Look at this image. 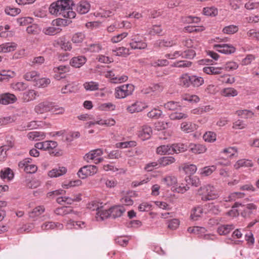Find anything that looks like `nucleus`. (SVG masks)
Masks as SVG:
<instances>
[{"label": "nucleus", "instance_id": "1", "mask_svg": "<svg viewBox=\"0 0 259 259\" xmlns=\"http://www.w3.org/2000/svg\"><path fill=\"white\" fill-rule=\"evenodd\" d=\"M75 7L72 0H58L53 3L50 6V13L56 16H62L65 18H75L76 13L72 11Z\"/></svg>", "mask_w": 259, "mask_h": 259}, {"label": "nucleus", "instance_id": "2", "mask_svg": "<svg viewBox=\"0 0 259 259\" xmlns=\"http://www.w3.org/2000/svg\"><path fill=\"white\" fill-rule=\"evenodd\" d=\"M197 194L201 196L203 201L213 200L219 197L217 190L210 184L201 186L197 190Z\"/></svg>", "mask_w": 259, "mask_h": 259}, {"label": "nucleus", "instance_id": "3", "mask_svg": "<svg viewBox=\"0 0 259 259\" xmlns=\"http://www.w3.org/2000/svg\"><path fill=\"white\" fill-rule=\"evenodd\" d=\"M134 86L132 84H123L115 89V97L118 99H123L132 94Z\"/></svg>", "mask_w": 259, "mask_h": 259}, {"label": "nucleus", "instance_id": "4", "mask_svg": "<svg viewBox=\"0 0 259 259\" xmlns=\"http://www.w3.org/2000/svg\"><path fill=\"white\" fill-rule=\"evenodd\" d=\"M98 171V168L93 165H85L79 169L77 175L81 179H84L88 176H91Z\"/></svg>", "mask_w": 259, "mask_h": 259}, {"label": "nucleus", "instance_id": "5", "mask_svg": "<svg viewBox=\"0 0 259 259\" xmlns=\"http://www.w3.org/2000/svg\"><path fill=\"white\" fill-rule=\"evenodd\" d=\"M214 48L219 52L225 54H231L236 51V49L232 45L226 44L215 45Z\"/></svg>", "mask_w": 259, "mask_h": 259}, {"label": "nucleus", "instance_id": "6", "mask_svg": "<svg viewBox=\"0 0 259 259\" xmlns=\"http://www.w3.org/2000/svg\"><path fill=\"white\" fill-rule=\"evenodd\" d=\"M34 110L36 113L42 114L53 110V105L52 102H43L36 106Z\"/></svg>", "mask_w": 259, "mask_h": 259}, {"label": "nucleus", "instance_id": "7", "mask_svg": "<svg viewBox=\"0 0 259 259\" xmlns=\"http://www.w3.org/2000/svg\"><path fill=\"white\" fill-rule=\"evenodd\" d=\"M17 100V98L14 94L6 93L0 95V103L3 105L13 104Z\"/></svg>", "mask_w": 259, "mask_h": 259}, {"label": "nucleus", "instance_id": "8", "mask_svg": "<svg viewBox=\"0 0 259 259\" xmlns=\"http://www.w3.org/2000/svg\"><path fill=\"white\" fill-rule=\"evenodd\" d=\"M152 133L151 127L148 125H144L141 129L138 131V136L142 140L149 139Z\"/></svg>", "mask_w": 259, "mask_h": 259}, {"label": "nucleus", "instance_id": "9", "mask_svg": "<svg viewBox=\"0 0 259 259\" xmlns=\"http://www.w3.org/2000/svg\"><path fill=\"white\" fill-rule=\"evenodd\" d=\"M125 211V209L122 205L114 206L110 208V217L113 219L121 217Z\"/></svg>", "mask_w": 259, "mask_h": 259}, {"label": "nucleus", "instance_id": "10", "mask_svg": "<svg viewBox=\"0 0 259 259\" xmlns=\"http://www.w3.org/2000/svg\"><path fill=\"white\" fill-rule=\"evenodd\" d=\"M87 58L83 56L73 57L70 61V64L75 68H80L85 63Z\"/></svg>", "mask_w": 259, "mask_h": 259}, {"label": "nucleus", "instance_id": "11", "mask_svg": "<svg viewBox=\"0 0 259 259\" xmlns=\"http://www.w3.org/2000/svg\"><path fill=\"white\" fill-rule=\"evenodd\" d=\"M107 77L110 78L111 82L114 83H120L126 81L128 77L126 75H122L121 76H115L112 71H109L106 74Z\"/></svg>", "mask_w": 259, "mask_h": 259}, {"label": "nucleus", "instance_id": "12", "mask_svg": "<svg viewBox=\"0 0 259 259\" xmlns=\"http://www.w3.org/2000/svg\"><path fill=\"white\" fill-rule=\"evenodd\" d=\"M190 151L195 154L204 153L206 151L205 146L200 144H190L189 145Z\"/></svg>", "mask_w": 259, "mask_h": 259}, {"label": "nucleus", "instance_id": "13", "mask_svg": "<svg viewBox=\"0 0 259 259\" xmlns=\"http://www.w3.org/2000/svg\"><path fill=\"white\" fill-rule=\"evenodd\" d=\"M54 46L56 47H60L64 51H70L72 47L71 44L65 40V38H60L55 41Z\"/></svg>", "mask_w": 259, "mask_h": 259}, {"label": "nucleus", "instance_id": "14", "mask_svg": "<svg viewBox=\"0 0 259 259\" xmlns=\"http://www.w3.org/2000/svg\"><path fill=\"white\" fill-rule=\"evenodd\" d=\"M103 153V150L101 149L91 150L84 155V159L87 162H89L90 160H94L97 157L102 155Z\"/></svg>", "mask_w": 259, "mask_h": 259}, {"label": "nucleus", "instance_id": "15", "mask_svg": "<svg viewBox=\"0 0 259 259\" xmlns=\"http://www.w3.org/2000/svg\"><path fill=\"white\" fill-rule=\"evenodd\" d=\"M38 96V93L33 90H29L22 94V99L24 102H27L32 101Z\"/></svg>", "mask_w": 259, "mask_h": 259}, {"label": "nucleus", "instance_id": "16", "mask_svg": "<svg viewBox=\"0 0 259 259\" xmlns=\"http://www.w3.org/2000/svg\"><path fill=\"white\" fill-rule=\"evenodd\" d=\"M235 228L234 225H223L219 226L217 229L218 233L220 235H226Z\"/></svg>", "mask_w": 259, "mask_h": 259}, {"label": "nucleus", "instance_id": "17", "mask_svg": "<svg viewBox=\"0 0 259 259\" xmlns=\"http://www.w3.org/2000/svg\"><path fill=\"white\" fill-rule=\"evenodd\" d=\"M17 44L15 42H7L0 45V52H10L16 50Z\"/></svg>", "mask_w": 259, "mask_h": 259}, {"label": "nucleus", "instance_id": "18", "mask_svg": "<svg viewBox=\"0 0 259 259\" xmlns=\"http://www.w3.org/2000/svg\"><path fill=\"white\" fill-rule=\"evenodd\" d=\"M47 144L46 151H48L50 154L54 156H59V153L56 152L55 148L57 147L58 144L55 141H46Z\"/></svg>", "mask_w": 259, "mask_h": 259}, {"label": "nucleus", "instance_id": "19", "mask_svg": "<svg viewBox=\"0 0 259 259\" xmlns=\"http://www.w3.org/2000/svg\"><path fill=\"white\" fill-rule=\"evenodd\" d=\"M256 206L253 203L247 204L245 207L241 210L242 211L241 213V215L244 218H248L250 216L252 213V210H255Z\"/></svg>", "mask_w": 259, "mask_h": 259}, {"label": "nucleus", "instance_id": "20", "mask_svg": "<svg viewBox=\"0 0 259 259\" xmlns=\"http://www.w3.org/2000/svg\"><path fill=\"white\" fill-rule=\"evenodd\" d=\"M187 231L190 233H193L197 235L199 237H202L203 234L205 233L206 230L203 227L195 226L188 228Z\"/></svg>", "mask_w": 259, "mask_h": 259}, {"label": "nucleus", "instance_id": "21", "mask_svg": "<svg viewBox=\"0 0 259 259\" xmlns=\"http://www.w3.org/2000/svg\"><path fill=\"white\" fill-rule=\"evenodd\" d=\"M145 108L141 102H136L127 107V110L131 113L142 111Z\"/></svg>", "mask_w": 259, "mask_h": 259}, {"label": "nucleus", "instance_id": "22", "mask_svg": "<svg viewBox=\"0 0 259 259\" xmlns=\"http://www.w3.org/2000/svg\"><path fill=\"white\" fill-rule=\"evenodd\" d=\"M222 67H215L213 66H206L203 68L204 73L209 75H217L221 74Z\"/></svg>", "mask_w": 259, "mask_h": 259}, {"label": "nucleus", "instance_id": "23", "mask_svg": "<svg viewBox=\"0 0 259 259\" xmlns=\"http://www.w3.org/2000/svg\"><path fill=\"white\" fill-rule=\"evenodd\" d=\"M27 137L31 140L39 141L45 139V134L43 132L34 131L29 133Z\"/></svg>", "mask_w": 259, "mask_h": 259}, {"label": "nucleus", "instance_id": "24", "mask_svg": "<svg viewBox=\"0 0 259 259\" xmlns=\"http://www.w3.org/2000/svg\"><path fill=\"white\" fill-rule=\"evenodd\" d=\"M63 225L60 223H55L52 222H46L41 225V229L44 230H49L54 229L57 227L60 229L63 228Z\"/></svg>", "mask_w": 259, "mask_h": 259}, {"label": "nucleus", "instance_id": "25", "mask_svg": "<svg viewBox=\"0 0 259 259\" xmlns=\"http://www.w3.org/2000/svg\"><path fill=\"white\" fill-rule=\"evenodd\" d=\"M156 152L160 155L171 154H172L171 146L168 145L160 146L157 148Z\"/></svg>", "mask_w": 259, "mask_h": 259}, {"label": "nucleus", "instance_id": "26", "mask_svg": "<svg viewBox=\"0 0 259 259\" xmlns=\"http://www.w3.org/2000/svg\"><path fill=\"white\" fill-rule=\"evenodd\" d=\"M234 166L236 169L241 167H252L253 166V163L248 159H240L236 162Z\"/></svg>", "mask_w": 259, "mask_h": 259}, {"label": "nucleus", "instance_id": "27", "mask_svg": "<svg viewBox=\"0 0 259 259\" xmlns=\"http://www.w3.org/2000/svg\"><path fill=\"white\" fill-rule=\"evenodd\" d=\"M67 169L65 167H59V169H53L50 171L49 172V176L50 177H57L62 176L66 174Z\"/></svg>", "mask_w": 259, "mask_h": 259}, {"label": "nucleus", "instance_id": "28", "mask_svg": "<svg viewBox=\"0 0 259 259\" xmlns=\"http://www.w3.org/2000/svg\"><path fill=\"white\" fill-rule=\"evenodd\" d=\"M176 161L175 158L172 156H164L158 160L159 163L163 166L170 165Z\"/></svg>", "mask_w": 259, "mask_h": 259}, {"label": "nucleus", "instance_id": "29", "mask_svg": "<svg viewBox=\"0 0 259 259\" xmlns=\"http://www.w3.org/2000/svg\"><path fill=\"white\" fill-rule=\"evenodd\" d=\"M181 128L185 132L190 133L196 129V125L190 122H184L181 125Z\"/></svg>", "mask_w": 259, "mask_h": 259}, {"label": "nucleus", "instance_id": "30", "mask_svg": "<svg viewBox=\"0 0 259 259\" xmlns=\"http://www.w3.org/2000/svg\"><path fill=\"white\" fill-rule=\"evenodd\" d=\"M202 212L203 209L201 207H195L191 211L190 218L193 220H197L201 216Z\"/></svg>", "mask_w": 259, "mask_h": 259}, {"label": "nucleus", "instance_id": "31", "mask_svg": "<svg viewBox=\"0 0 259 259\" xmlns=\"http://www.w3.org/2000/svg\"><path fill=\"white\" fill-rule=\"evenodd\" d=\"M0 177L2 179H7L10 180L13 179L14 175L12 170L8 167L0 171Z\"/></svg>", "mask_w": 259, "mask_h": 259}, {"label": "nucleus", "instance_id": "32", "mask_svg": "<svg viewBox=\"0 0 259 259\" xmlns=\"http://www.w3.org/2000/svg\"><path fill=\"white\" fill-rule=\"evenodd\" d=\"M187 147L184 144L178 143L172 144L171 145V149H172L173 153H180L183 152L187 150Z\"/></svg>", "mask_w": 259, "mask_h": 259}, {"label": "nucleus", "instance_id": "33", "mask_svg": "<svg viewBox=\"0 0 259 259\" xmlns=\"http://www.w3.org/2000/svg\"><path fill=\"white\" fill-rule=\"evenodd\" d=\"M54 212L57 215H65L73 212V209L69 207L63 206L56 208Z\"/></svg>", "mask_w": 259, "mask_h": 259}, {"label": "nucleus", "instance_id": "34", "mask_svg": "<svg viewBox=\"0 0 259 259\" xmlns=\"http://www.w3.org/2000/svg\"><path fill=\"white\" fill-rule=\"evenodd\" d=\"M197 166L192 164L186 163L184 164L183 169L185 172L189 175H191L196 172L197 170Z\"/></svg>", "mask_w": 259, "mask_h": 259}, {"label": "nucleus", "instance_id": "35", "mask_svg": "<svg viewBox=\"0 0 259 259\" xmlns=\"http://www.w3.org/2000/svg\"><path fill=\"white\" fill-rule=\"evenodd\" d=\"M90 4L87 3H81L76 6L77 12L80 14H84L88 12L90 10Z\"/></svg>", "mask_w": 259, "mask_h": 259}, {"label": "nucleus", "instance_id": "36", "mask_svg": "<svg viewBox=\"0 0 259 259\" xmlns=\"http://www.w3.org/2000/svg\"><path fill=\"white\" fill-rule=\"evenodd\" d=\"M45 207L42 205L38 206L35 207L31 212H29V217L34 218L39 216L45 211Z\"/></svg>", "mask_w": 259, "mask_h": 259}, {"label": "nucleus", "instance_id": "37", "mask_svg": "<svg viewBox=\"0 0 259 259\" xmlns=\"http://www.w3.org/2000/svg\"><path fill=\"white\" fill-rule=\"evenodd\" d=\"M70 67L68 65H60L58 67H55L53 68V71L56 73H59L60 74V78H63L64 76L62 74H64L69 71Z\"/></svg>", "mask_w": 259, "mask_h": 259}, {"label": "nucleus", "instance_id": "38", "mask_svg": "<svg viewBox=\"0 0 259 259\" xmlns=\"http://www.w3.org/2000/svg\"><path fill=\"white\" fill-rule=\"evenodd\" d=\"M191 84L195 87H198L204 83V79L202 77L196 75L191 76Z\"/></svg>", "mask_w": 259, "mask_h": 259}, {"label": "nucleus", "instance_id": "39", "mask_svg": "<svg viewBox=\"0 0 259 259\" xmlns=\"http://www.w3.org/2000/svg\"><path fill=\"white\" fill-rule=\"evenodd\" d=\"M39 77V73L35 71L28 72L24 75V78L27 81H36L37 78Z\"/></svg>", "mask_w": 259, "mask_h": 259}, {"label": "nucleus", "instance_id": "40", "mask_svg": "<svg viewBox=\"0 0 259 259\" xmlns=\"http://www.w3.org/2000/svg\"><path fill=\"white\" fill-rule=\"evenodd\" d=\"M186 32H198L204 30V27L202 26H195L190 25L185 27Z\"/></svg>", "mask_w": 259, "mask_h": 259}, {"label": "nucleus", "instance_id": "41", "mask_svg": "<svg viewBox=\"0 0 259 259\" xmlns=\"http://www.w3.org/2000/svg\"><path fill=\"white\" fill-rule=\"evenodd\" d=\"M192 64V63L191 61L182 60L174 63L171 66L179 68H187L191 67Z\"/></svg>", "mask_w": 259, "mask_h": 259}, {"label": "nucleus", "instance_id": "42", "mask_svg": "<svg viewBox=\"0 0 259 259\" xmlns=\"http://www.w3.org/2000/svg\"><path fill=\"white\" fill-rule=\"evenodd\" d=\"M83 87L87 91H96L99 89V83L96 82H86L83 84Z\"/></svg>", "mask_w": 259, "mask_h": 259}, {"label": "nucleus", "instance_id": "43", "mask_svg": "<svg viewBox=\"0 0 259 259\" xmlns=\"http://www.w3.org/2000/svg\"><path fill=\"white\" fill-rule=\"evenodd\" d=\"M16 120V117L15 116H9L6 117H0V126L7 125L9 123H11L15 122Z\"/></svg>", "mask_w": 259, "mask_h": 259}, {"label": "nucleus", "instance_id": "44", "mask_svg": "<svg viewBox=\"0 0 259 259\" xmlns=\"http://www.w3.org/2000/svg\"><path fill=\"white\" fill-rule=\"evenodd\" d=\"M216 168L215 165L205 166L201 169L200 174L204 176H208L215 171Z\"/></svg>", "mask_w": 259, "mask_h": 259}, {"label": "nucleus", "instance_id": "45", "mask_svg": "<svg viewBox=\"0 0 259 259\" xmlns=\"http://www.w3.org/2000/svg\"><path fill=\"white\" fill-rule=\"evenodd\" d=\"M50 83V80L49 79L45 78H39L38 77L37 78L34 85L38 88H45Z\"/></svg>", "mask_w": 259, "mask_h": 259}, {"label": "nucleus", "instance_id": "46", "mask_svg": "<svg viewBox=\"0 0 259 259\" xmlns=\"http://www.w3.org/2000/svg\"><path fill=\"white\" fill-rule=\"evenodd\" d=\"M169 117L171 120H176L185 119L188 117V115L184 113L174 112L171 113Z\"/></svg>", "mask_w": 259, "mask_h": 259}, {"label": "nucleus", "instance_id": "47", "mask_svg": "<svg viewBox=\"0 0 259 259\" xmlns=\"http://www.w3.org/2000/svg\"><path fill=\"white\" fill-rule=\"evenodd\" d=\"M222 94L225 97H235L237 95V91L232 88L224 89L222 92Z\"/></svg>", "mask_w": 259, "mask_h": 259}, {"label": "nucleus", "instance_id": "48", "mask_svg": "<svg viewBox=\"0 0 259 259\" xmlns=\"http://www.w3.org/2000/svg\"><path fill=\"white\" fill-rule=\"evenodd\" d=\"M186 182L188 184H191L192 186L195 187H198L200 185V181L198 178L196 177H191L187 176L185 178Z\"/></svg>", "mask_w": 259, "mask_h": 259}, {"label": "nucleus", "instance_id": "49", "mask_svg": "<svg viewBox=\"0 0 259 259\" xmlns=\"http://www.w3.org/2000/svg\"><path fill=\"white\" fill-rule=\"evenodd\" d=\"M13 72L10 71L3 70L0 73V81H7L8 80L12 77Z\"/></svg>", "mask_w": 259, "mask_h": 259}, {"label": "nucleus", "instance_id": "50", "mask_svg": "<svg viewBox=\"0 0 259 259\" xmlns=\"http://www.w3.org/2000/svg\"><path fill=\"white\" fill-rule=\"evenodd\" d=\"M203 138L206 142H213L216 140V134L212 132H207L204 134Z\"/></svg>", "mask_w": 259, "mask_h": 259}, {"label": "nucleus", "instance_id": "51", "mask_svg": "<svg viewBox=\"0 0 259 259\" xmlns=\"http://www.w3.org/2000/svg\"><path fill=\"white\" fill-rule=\"evenodd\" d=\"M203 13L206 16H215L218 15V10L214 7H206L203 9Z\"/></svg>", "mask_w": 259, "mask_h": 259}, {"label": "nucleus", "instance_id": "52", "mask_svg": "<svg viewBox=\"0 0 259 259\" xmlns=\"http://www.w3.org/2000/svg\"><path fill=\"white\" fill-rule=\"evenodd\" d=\"M191 76H188L187 74L182 75L180 78V85L185 87H188L191 84L190 82Z\"/></svg>", "mask_w": 259, "mask_h": 259}, {"label": "nucleus", "instance_id": "53", "mask_svg": "<svg viewBox=\"0 0 259 259\" xmlns=\"http://www.w3.org/2000/svg\"><path fill=\"white\" fill-rule=\"evenodd\" d=\"M162 114V111L154 108L147 113V116L151 118L158 119L161 116Z\"/></svg>", "mask_w": 259, "mask_h": 259}, {"label": "nucleus", "instance_id": "54", "mask_svg": "<svg viewBox=\"0 0 259 259\" xmlns=\"http://www.w3.org/2000/svg\"><path fill=\"white\" fill-rule=\"evenodd\" d=\"M164 106L165 109L169 110H177L181 106L178 102L169 101L165 103Z\"/></svg>", "mask_w": 259, "mask_h": 259}, {"label": "nucleus", "instance_id": "55", "mask_svg": "<svg viewBox=\"0 0 259 259\" xmlns=\"http://www.w3.org/2000/svg\"><path fill=\"white\" fill-rule=\"evenodd\" d=\"M21 12V10L18 8H12L11 7H7L5 9L6 13L12 16H15L19 14Z\"/></svg>", "mask_w": 259, "mask_h": 259}, {"label": "nucleus", "instance_id": "56", "mask_svg": "<svg viewBox=\"0 0 259 259\" xmlns=\"http://www.w3.org/2000/svg\"><path fill=\"white\" fill-rule=\"evenodd\" d=\"M128 49L124 47H119L116 50H113L112 52L114 53L116 56H125L128 54Z\"/></svg>", "mask_w": 259, "mask_h": 259}, {"label": "nucleus", "instance_id": "57", "mask_svg": "<svg viewBox=\"0 0 259 259\" xmlns=\"http://www.w3.org/2000/svg\"><path fill=\"white\" fill-rule=\"evenodd\" d=\"M208 212L212 214H218L220 212V207L218 205H215L213 203L208 204Z\"/></svg>", "mask_w": 259, "mask_h": 259}, {"label": "nucleus", "instance_id": "58", "mask_svg": "<svg viewBox=\"0 0 259 259\" xmlns=\"http://www.w3.org/2000/svg\"><path fill=\"white\" fill-rule=\"evenodd\" d=\"M64 202L67 204H71L74 202H78L81 200L80 195L73 196L72 197L65 196Z\"/></svg>", "mask_w": 259, "mask_h": 259}, {"label": "nucleus", "instance_id": "59", "mask_svg": "<svg viewBox=\"0 0 259 259\" xmlns=\"http://www.w3.org/2000/svg\"><path fill=\"white\" fill-rule=\"evenodd\" d=\"M163 181L168 186H170L177 183V178L174 176H167L162 179Z\"/></svg>", "mask_w": 259, "mask_h": 259}, {"label": "nucleus", "instance_id": "60", "mask_svg": "<svg viewBox=\"0 0 259 259\" xmlns=\"http://www.w3.org/2000/svg\"><path fill=\"white\" fill-rule=\"evenodd\" d=\"M101 25V23L98 21L89 22L85 24L86 27L90 30H96Z\"/></svg>", "mask_w": 259, "mask_h": 259}, {"label": "nucleus", "instance_id": "61", "mask_svg": "<svg viewBox=\"0 0 259 259\" xmlns=\"http://www.w3.org/2000/svg\"><path fill=\"white\" fill-rule=\"evenodd\" d=\"M237 114L238 116H240L245 118L251 117L253 115V113L251 111L247 110L237 111Z\"/></svg>", "mask_w": 259, "mask_h": 259}, {"label": "nucleus", "instance_id": "62", "mask_svg": "<svg viewBox=\"0 0 259 259\" xmlns=\"http://www.w3.org/2000/svg\"><path fill=\"white\" fill-rule=\"evenodd\" d=\"M196 56V53L193 50H188L183 52L182 58L192 59Z\"/></svg>", "mask_w": 259, "mask_h": 259}, {"label": "nucleus", "instance_id": "63", "mask_svg": "<svg viewBox=\"0 0 259 259\" xmlns=\"http://www.w3.org/2000/svg\"><path fill=\"white\" fill-rule=\"evenodd\" d=\"M238 67V64L234 62H229L227 63L224 67H222L223 69H225L227 71H231L236 70Z\"/></svg>", "mask_w": 259, "mask_h": 259}, {"label": "nucleus", "instance_id": "64", "mask_svg": "<svg viewBox=\"0 0 259 259\" xmlns=\"http://www.w3.org/2000/svg\"><path fill=\"white\" fill-rule=\"evenodd\" d=\"M13 89L19 91H24L27 88V85L23 82H18L12 85Z\"/></svg>", "mask_w": 259, "mask_h": 259}]
</instances>
